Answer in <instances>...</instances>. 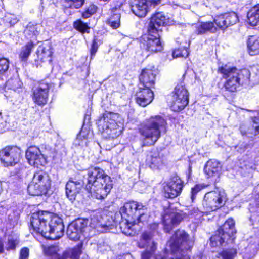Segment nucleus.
<instances>
[{"label": "nucleus", "mask_w": 259, "mask_h": 259, "mask_svg": "<svg viewBox=\"0 0 259 259\" xmlns=\"http://www.w3.org/2000/svg\"><path fill=\"white\" fill-rule=\"evenodd\" d=\"M82 181L69 180L66 184L65 193L67 198L73 202L82 188L97 199H105L113 187L112 181L105 171L98 167H91L85 170Z\"/></svg>", "instance_id": "obj_1"}, {"label": "nucleus", "mask_w": 259, "mask_h": 259, "mask_svg": "<svg viewBox=\"0 0 259 259\" xmlns=\"http://www.w3.org/2000/svg\"><path fill=\"white\" fill-rule=\"evenodd\" d=\"M167 123L161 116H152L143 122L139 127V133L143 140V146L154 145L166 132Z\"/></svg>", "instance_id": "obj_2"}, {"label": "nucleus", "mask_w": 259, "mask_h": 259, "mask_svg": "<svg viewBox=\"0 0 259 259\" xmlns=\"http://www.w3.org/2000/svg\"><path fill=\"white\" fill-rule=\"evenodd\" d=\"M222 77L226 79L224 84L226 91L234 92L240 87L248 84L250 81V72L247 69H238L229 64H223L218 70Z\"/></svg>", "instance_id": "obj_3"}, {"label": "nucleus", "mask_w": 259, "mask_h": 259, "mask_svg": "<svg viewBox=\"0 0 259 259\" xmlns=\"http://www.w3.org/2000/svg\"><path fill=\"white\" fill-rule=\"evenodd\" d=\"M188 237L185 231L177 230L168 242L171 251L170 256L162 259H190L189 255L182 252L184 249L188 250L193 245V242L189 240Z\"/></svg>", "instance_id": "obj_4"}, {"label": "nucleus", "mask_w": 259, "mask_h": 259, "mask_svg": "<svg viewBox=\"0 0 259 259\" xmlns=\"http://www.w3.org/2000/svg\"><path fill=\"white\" fill-rule=\"evenodd\" d=\"M147 208L141 203L130 201L124 204L121 207L120 213L121 218L125 221L128 228H131L137 223H142L147 218L146 214Z\"/></svg>", "instance_id": "obj_5"}, {"label": "nucleus", "mask_w": 259, "mask_h": 259, "mask_svg": "<svg viewBox=\"0 0 259 259\" xmlns=\"http://www.w3.org/2000/svg\"><path fill=\"white\" fill-rule=\"evenodd\" d=\"M51 180L49 175L42 171L35 172L27 191L32 196L45 195L51 187Z\"/></svg>", "instance_id": "obj_6"}, {"label": "nucleus", "mask_w": 259, "mask_h": 259, "mask_svg": "<svg viewBox=\"0 0 259 259\" xmlns=\"http://www.w3.org/2000/svg\"><path fill=\"white\" fill-rule=\"evenodd\" d=\"M113 115L110 113H105L98 122L99 131L106 139L116 138L122 133V127L112 118Z\"/></svg>", "instance_id": "obj_7"}, {"label": "nucleus", "mask_w": 259, "mask_h": 259, "mask_svg": "<svg viewBox=\"0 0 259 259\" xmlns=\"http://www.w3.org/2000/svg\"><path fill=\"white\" fill-rule=\"evenodd\" d=\"M236 233L235 221L228 219L218 230V233L210 238V245L212 247L223 246Z\"/></svg>", "instance_id": "obj_8"}, {"label": "nucleus", "mask_w": 259, "mask_h": 259, "mask_svg": "<svg viewBox=\"0 0 259 259\" xmlns=\"http://www.w3.org/2000/svg\"><path fill=\"white\" fill-rule=\"evenodd\" d=\"M227 201V195L223 189L206 193L203 198L202 206L206 212L213 211L222 207Z\"/></svg>", "instance_id": "obj_9"}, {"label": "nucleus", "mask_w": 259, "mask_h": 259, "mask_svg": "<svg viewBox=\"0 0 259 259\" xmlns=\"http://www.w3.org/2000/svg\"><path fill=\"white\" fill-rule=\"evenodd\" d=\"M51 217L52 213L46 211H39L33 213L31 217L30 231L32 230L33 232L41 234L47 239L48 228L47 224Z\"/></svg>", "instance_id": "obj_10"}, {"label": "nucleus", "mask_w": 259, "mask_h": 259, "mask_svg": "<svg viewBox=\"0 0 259 259\" xmlns=\"http://www.w3.org/2000/svg\"><path fill=\"white\" fill-rule=\"evenodd\" d=\"M159 37L158 32H152L148 29V34L143 35L140 38V48L143 50L151 53L161 51L162 46Z\"/></svg>", "instance_id": "obj_11"}, {"label": "nucleus", "mask_w": 259, "mask_h": 259, "mask_svg": "<svg viewBox=\"0 0 259 259\" xmlns=\"http://www.w3.org/2000/svg\"><path fill=\"white\" fill-rule=\"evenodd\" d=\"M21 150L17 146H8L0 150V160L5 167L13 166L18 163Z\"/></svg>", "instance_id": "obj_12"}, {"label": "nucleus", "mask_w": 259, "mask_h": 259, "mask_svg": "<svg viewBox=\"0 0 259 259\" xmlns=\"http://www.w3.org/2000/svg\"><path fill=\"white\" fill-rule=\"evenodd\" d=\"M157 71L153 66H147L142 70L139 75V87H146L145 92L149 94V97H152V89L154 88L155 84Z\"/></svg>", "instance_id": "obj_13"}, {"label": "nucleus", "mask_w": 259, "mask_h": 259, "mask_svg": "<svg viewBox=\"0 0 259 259\" xmlns=\"http://www.w3.org/2000/svg\"><path fill=\"white\" fill-rule=\"evenodd\" d=\"M51 86V85L46 80H41L34 86L32 89V99L35 103L42 106L47 103Z\"/></svg>", "instance_id": "obj_14"}, {"label": "nucleus", "mask_w": 259, "mask_h": 259, "mask_svg": "<svg viewBox=\"0 0 259 259\" xmlns=\"http://www.w3.org/2000/svg\"><path fill=\"white\" fill-rule=\"evenodd\" d=\"M47 239L56 240L59 239L63 235L64 226L62 220L57 216L52 214L51 218L49 220Z\"/></svg>", "instance_id": "obj_15"}, {"label": "nucleus", "mask_w": 259, "mask_h": 259, "mask_svg": "<svg viewBox=\"0 0 259 259\" xmlns=\"http://www.w3.org/2000/svg\"><path fill=\"white\" fill-rule=\"evenodd\" d=\"M89 220L83 218H78L71 223L68 226L67 234L70 239L79 240L80 237L85 232Z\"/></svg>", "instance_id": "obj_16"}, {"label": "nucleus", "mask_w": 259, "mask_h": 259, "mask_svg": "<svg viewBox=\"0 0 259 259\" xmlns=\"http://www.w3.org/2000/svg\"><path fill=\"white\" fill-rule=\"evenodd\" d=\"M183 188V183L181 179L177 175L172 176L164 186V196L174 198L181 194Z\"/></svg>", "instance_id": "obj_17"}, {"label": "nucleus", "mask_w": 259, "mask_h": 259, "mask_svg": "<svg viewBox=\"0 0 259 259\" xmlns=\"http://www.w3.org/2000/svg\"><path fill=\"white\" fill-rule=\"evenodd\" d=\"M186 213L167 211L163 217L164 229L167 233L169 232L173 227L177 226L185 218Z\"/></svg>", "instance_id": "obj_18"}, {"label": "nucleus", "mask_w": 259, "mask_h": 259, "mask_svg": "<svg viewBox=\"0 0 259 259\" xmlns=\"http://www.w3.org/2000/svg\"><path fill=\"white\" fill-rule=\"evenodd\" d=\"M43 154L40 152L39 148L31 146L29 147L26 151V158L30 165L38 167L46 164V160Z\"/></svg>", "instance_id": "obj_19"}, {"label": "nucleus", "mask_w": 259, "mask_h": 259, "mask_svg": "<svg viewBox=\"0 0 259 259\" xmlns=\"http://www.w3.org/2000/svg\"><path fill=\"white\" fill-rule=\"evenodd\" d=\"M238 20L237 14L234 12L221 14L214 18V22L217 26L222 30L236 24Z\"/></svg>", "instance_id": "obj_20"}, {"label": "nucleus", "mask_w": 259, "mask_h": 259, "mask_svg": "<svg viewBox=\"0 0 259 259\" xmlns=\"http://www.w3.org/2000/svg\"><path fill=\"white\" fill-rule=\"evenodd\" d=\"M251 120V123L249 124L242 123L240 125L239 130L242 136L253 138L259 134V118L254 117Z\"/></svg>", "instance_id": "obj_21"}, {"label": "nucleus", "mask_w": 259, "mask_h": 259, "mask_svg": "<svg viewBox=\"0 0 259 259\" xmlns=\"http://www.w3.org/2000/svg\"><path fill=\"white\" fill-rule=\"evenodd\" d=\"M131 6L133 13L139 17H145L151 7L148 0H132Z\"/></svg>", "instance_id": "obj_22"}, {"label": "nucleus", "mask_w": 259, "mask_h": 259, "mask_svg": "<svg viewBox=\"0 0 259 259\" xmlns=\"http://www.w3.org/2000/svg\"><path fill=\"white\" fill-rule=\"evenodd\" d=\"M194 26L195 28L194 32L197 35H202L207 33H215L217 31L218 27L214 21L213 22L199 21L195 24Z\"/></svg>", "instance_id": "obj_23"}, {"label": "nucleus", "mask_w": 259, "mask_h": 259, "mask_svg": "<svg viewBox=\"0 0 259 259\" xmlns=\"http://www.w3.org/2000/svg\"><path fill=\"white\" fill-rule=\"evenodd\" d=\"M153 230L147 231L143 233L141 236V242L143 243V247L145 246L150 247L151 251H154L156 249V243L153 239V237L157 234L156 229L158 228V224H154L151 225Z\"/></svg>", "instance_id": "obj_24"}, {"label": "nucleus", "mask_w": 259, "mask_h": 259, "mask_svg": "<svg viewBox=\"0 0 259 259\" xmlns=\"http://www.w3.org/2000/svg\"><path fill=\"white\" fill-rule=\"evenodd\" d=\"M166 24V18L164 14L161 12L155 14L151 18L148 30L150 32H159L160 27Z\"/></svg>", "instance_id": "obj_25"}, {"label": "nucleus", "mask_w": 259, "mask_h": 259, "mask_svg": "<svg viewBox=\"0 0 259 259\" xmlns=\"http://www.w3.org/2000/svg\"><path fill=\"white\" fill-rule=\"evenodd\" d=\"M37 60L35 62H48L50 64L52 62V49L49 44H43L37 48L36 52Z\"/></svg>", "instance_id": "obj_26"}, {"label": "nucleus", "mask_w": 259, "mask_h": 259, "mask_svg": "<svg viewBox=\"0 0 259 259\" xmlns=\"http://www.w3.org/2000/svg\"><path fill=\"white\" fill-rule=\"evenodd\" d=\"M146 89H148V88L139 86V90L136 94L137 103L143 107H145L150 103L154 98L153 91L152 90V97H149V94L146 93L145 92Z\"/></svg>", "instance_id": "obj_27"}, {"label": "nucleus", "mask_w": 259, "mask_h": 259, "mask_svg": "<svg viewBox=\"0 0 259 259\" xmlns=\"http://www.w3.org/2000/svg\"><path fill=\"white\" fill-rule=\"evenodd\" d=\"M221 170V163L215 159L208 160L204 168V171L208 177H218Z\"/></svg>", "instance_id": "obj_28"}, {"label": "nucleus", "mask_w": 259, "mask_h": 259, "mask_svg": "<svg viewBox=\"0 0 259 259\" xmlns=\"http://www.w3.org/2000/svg\"><path fill=\"white\" fill-rule=\"evenodd\" d=\"M89 220L88 224H87V229H89L91 228L93 229L96 230L99 233H105L109 231L111 228L105 224H102L99 221L97 217L93 215L90 219H87Z\"/></svg>", "instance_id": "obj_29"}, {"label": "nucleus", "mask_w": 259, "mask_h": 259, "mask_svg": "<svg viewBox=\"0 0 259 259\" xmlns=\"http://www.w3.org/2000/svg\"><path fill=\"white\" fill-rule=\"evenodd\" d=\"M42 29V26L39 24L29 23L26 26L24 34L28 39H32L39 34Z\"/></svg>", "instance_id": "obj_30"}, {"label": "nucleus", "mask_w": 259, "mask_h": 259, "mask_svg": "<svg viewBox=\"0 0 259 259\" xmlns=\"http://www.w3.org/2000/svg\"><path fill=\"white\" fill-rule=\"evenodd\" d=\"M146 162L151 169H156L161 165L162 160L157 153L150 152L147 156Z\"/></svg>", "instance_id": "obj_31"}, {"label": "nucleus", "mask_w": 259, "mask_h": 259, "mask_svg": "<svg viewBox=\"0 0 259 259\" xmlns=\"http://www.w3.org/2000/svg\"><path fill=\"white\" fill-rule=\"evenodd\" d=\"M247 20L250 25L256 26L259 23V3L247 13Z\"/></svg>", "instance_id": "obj_32"}, {"label": "nucleus", "mask_w": 259, "mask_h": 259, "mask_svg": "<svg viewBox=\"0 0 259 259\" xmlns=\"http://www.w3.org/2000/svg\"><path fill=\"white\" fill-rule=\"evenodd\" d=\"M249 53L251 56L259 54V37L249 36L247 41Z\"/></svg>", "instance_id": "obj_33"}, {"label": "nucleus", "mask_w": 259, "mask_h": 259, "mask_svg": "<svg viewBox=\"0 0 259 259\" xmlns=\"http://www.w3.org/2000/svg\"><path fill=\"white\" fill-rule=\"evenodd\" d=\"M116 9L111 13V16L108 20V24L113 29H116L120 25V18L121 10L116 8Z\"/></svg>", "instance_id": "obj_34"}, {"label": "nucleus", "mask_w": 259, "mask_h": 259, "mask_svg": "<svg viewBox=\"0 0 259 259\" xmlns=\"http://www.w3.org/2000/svg\"><path fill=\"white\" fill-rule=\"evenodd\" d=\"M189 100L179 99L172 97V101L171 108L175 112H179L183 110L188 105Z\"/></svg>", "instance_id": "obj_35"}, {"label": "nucleus", "mask_w": 259, "mask_h": 259, "mask_svg": "<svg viewBox=\"0 0 259 259\" xmlns=\"http://www.w3.org/2000/svg\"><path fill=\"white\" fill-rule=\"evenodd\" d=\"M89 133L83 130H81L79 134L77 135V137L74 141L73 144L75 146H87L88 140V136Z\"/></svg>", "instance_id": "obj_36"}, {"label": "nucleus", "mask_w": 259, "mask_h": 259, "mask_svg": "<svg viewBox=\"0 0 259 259\" xmlns=\"http://www.w3.org/2000/svg\"><path fill=\"white\" fill-rule=\"evenodd\" d=\"M34 47V45L33 42H29L22 47L19 55L20 59L22 61H27Z\"/></svg>", "instance_id": "obj_37"}, {"label": "nucleus", "mask_w": 259, "mask_h": 259, "mask_svg": "<svg viewBox=\"0 0 259 259\" xmlns=\"http://www.w3.org/2000/svg\"><path fill=\"white\" fill-rule=\"evenodd\" d=\"M188 97V91L182 83L178 84L175 87L173 97L189 100Z\"/></svg>", "instance_id": "obj_38"}, {"label": "nucleus", "mask_w": 259, "mask_h": 259, "mask_svg": "<svg viewBox=\"0 0 259 259\" xmlns=\"http://www.w3.org/2000/svg\"><path fill=\"white\" fill-rule=\"evenodd\" d=\"M82 253L79 246L66 250L63 253V256L66 258L78 259Z\"/></svg>", "instance_id": "obj_39"}, {"label": "nucleus", "mask_w": 259, "mask_h": 259, "mask_svg": "<svg viewBox=\"0 0 259 259\" xmlns=\"http://www.w3.org/2000/svg\"><path fill=\"white\" fill-rule=\"evenodd\" d=\"M22 82L17 78H10L5 83V90L16 91L22 85Z\"/></svg>", "instance_id": "obj_40"}, {"label": "nucleus", "mask_w": 259, "mask_h": 259, "mask_svg": "<svg viewBox=\"0 0 259 259\" xmlns=\"http://www.w3.org/2000/svg\"><path fill=\"white\" fill-rule=\"evenodd\" d=\"M73 26L74 28L82 33H89L90 27L87 23H84L81 20H77L75 21L73 23Z\"/></svg>", "instance_id": "obj_41"}, {"label": "nucleus", "mask_w": 259, "mask_h": 259, "mask_svg": "<svg viewBox=\"0 0 259 259\" xmlns=\"http://www.w3.org/2000/svg\"><path fill=\"white\" fill-rule=\"evenodd\" d=\"M84 0H63V4L65 7L78 9L81 7Z\"/></svg>", "instance_id": "obj_42"}, {"label": "nucleus", "mask_w": 259, "mask_h": 259, "mask_svg": "<svg viewBox=\"0 0 259 259\" xmlns=\"http://www.w3.org/2000/svg\"><path fill=\"white\" fill-rule=\"evenodd\" d=\"M18 21L17 17L12 14H6L4 18V22L7 27H11L16 24Z\"/></svg>", "instance_id": "obj_43"}, {"label": "nucleus", "mask_w": 259, "mask_h": 259, "mask_svg": "<svg viewBox=\"0 0 259 259\" xmlns=\"http://www.w3.org/2000/svg\"><path fill=\"white\" fill-rule=\"evenodd\" d=\"M39 148L40 152L44 154L43 156L46 160L48 157L54 156V153L55 152L54 149H52L50 146L47 145H41ZM47 161H46V163Z\"/></svg>", "instance_id": "obj_44"}, {"label": "nucleus", "mask_w": 259, "mask_h": 259, "mask_svg": "<svg viewBox=\"0 0 259 259\" xmlns=\"http://www.w3.org/2000/svg\"><path fill=\"white\" fill-rule=\"evenodd\" d=\"M256 199L257 203L255 210H254V209L250 210L251 215L250 217V221L252 223V225H253L254 223L259 222V194Z\"/></svg>", "instance_id": "obj_45"}, {"label": "nucleus", "mask_w": 259, "mask_h": 259, "mask_svg": "<svg viewBox=\"0 0 259 259\" xmlns=\"http://www.w3.org/2000/svg\"><path fill=\"white\" fill-rule=\"evenodd\" d=\"M9 61L5 58L0 59V75L5 74L9 68Z\"/></svg>", "instance_id": "obj_46"}, {"label": "nucleus", "mask_w": 259, "mask_h": 259, "mask_svg": "<svg viewBox=\"0 0 259 259\" xmlns=\"http://www.w3.org/2000/svg\"><path fill=\"white\" fill-rule=\"evenodd\" d=\"M253 240H250L249 242L250 244L246 248L247 250L252 249L253 253L256 252L259 248V234L255 236L254 237L251 238Z\"/></svg>", "instance_id": "obj_47"}, {"label": "nucleus", "mask_w": 259, "mask_h": 259, "mask_svg": "<svg viewBox=\"0 0 259 259\" xmlns=\"http://www.w3.org/2000/svg\"><path fill=\"white\" fill-rule=\"evenodd\" d=\"M206 187L204 184H197L191 189L190 198L192 202L195 201L198 193Z\"/></svg>", "instance_id": "obj_48"}, {"label": "nucleus", "mask_w": 259, "mask_h": 259, "mask_svg": "<svg viewBox=\"0 0 259 259\" xmlns=\"http://www.w3.org/2000/svg\"><path fill=\"white\" fill-rule=\"evenodd\" d=\"M19 242V241L17 238L13 236L9 237L6 246V249L7 250H14Z\"/></svg>", "instance_id": "obj_49"}, {"label": "nucleus", "mask_w": 259, "mask_h": 259, "mask_svg": "<svg viewBox=\"0 0 259 259\" xmlns=\"http://www.w3.org/2000/svg\"><path fill=\"white\" fill-rule=\"evenodd\" d=\"M237 254V251L234 248L223 250L221 255L223 259H233Z\"/></svg>", "instance_id": "obj_50"}, {"label": "nucleus", "mask_w": 259, "mask_h": 259, "mask_svg": "<svg viewBox=\"0 0 259 259\" xmlns=\"http://www.w3.org/2000/svg\"><path fill=\"white\" fill-rule=\"evenodd\" d=\"M97 6L94 4H90L82 14V16L84 18H88L94 14L97 10Z\"/></svg>", "instance_id": "obj_51"}, {"label": "nucleus", "mask_w": 259, "mask_h": 259, "mask_svg": "<svg viewBox=\"0 0 259 259\" xmlns=\"http://www.w3.org/2000/svg\"><path fill=\"white\" fill-rule=\"evenodd\" d=\"M189 53L187 49L184 48L183 50L178 49L175 50L172 53L174 58L184 57L186 58L188 56Z\"/></svg>", "instance_id": "obj_52"}, {"label": "nucleus", "mask_w": 259, "mask_h": 259, "mask_svg": "<svg viewBox=\"0 0 259 259\" xmlns=\"http://www.w3.org/2000/svg\"><path fill=\"white\" fill-rule=\"evenodd\" d=\"M202 213L203 212L200 211L198 208L193 207L189 209L188 215L190 218L195 217L199 218L203 215Z\"/></svg>", "instance_id": "obj_53"}, {"label": "nucleus", "mask_w": 259, "mask_h": 259, "mask_svg": "<svg viewBox=\"0 0 259 259\" xmlns=\"http://www.w3.org/2000/svg\"><path fill=\"white\" fill-rule=\"evenodd\" d=\"M98 49V45L95 38L93 40L90 49L91 59L95 55Z\"/></svg>", "instance_id": "obj_54"}, {"label": "nucleus", "mask_w": 259, "mask_h": 259, "mask_svg": "<svg viewBox=\"0 0 259 259\" xmlns=\"http://www.w3.org/2000/svg\"><path fill=\"white\" fill-rule=\"evenodd\" d=\"M29 254V249L27 247H23L20 251L19 259H28Z\"/></svg>", "instance_id": "obj_55"}, {"label": "nucleus", "mask_w": 259, "mask_h": 259, "mask_svg": "<svg viewBox=\"0 0 259 259\" xmlns=\"http://www.w3.org/2000/svg\"><path fill=\"white\" fill-rule=\"evenodd\" d=\"M246 144H245V145H240V146L239 145H237L236 146L235 148H237V151L241 153L242 152H244L245 151V150L246 149Z\"/></svg>", "instance_id": "obj_56"}, {"label": "nucleus", "mask_w": 259, "mask_h": 259, "mask_svg": "<svg viewBox=\"0 0 259 259\" xmlns=\"http://www.w3.org/2000/svg\"><path fill=\"white\" fill-rule=\"evenodd\" d=\"M149 2L150 6L155 7L160 3L161 0H148Z\"/></svg>", "instance_id": "obj_57"}, {"label": "nucleus", "mask_w": 259, "mask_h": 259, "mask_svg": "<svg viewBox=\"0 0 259 259\" xmlns=\"http://www.w3.org/2000/svg\"><path fill=\"white\" fill-rule=\"evenodd\" d=\"M151 256V253L149 252H143L142 254V259H149Z\"/></svg>", "instance_id": "obj_58"}, {"label": "nucleus", "mask_w": 259, "mask_h": 259, "mask_svg": "<svg viewBox=\"0 0 259 259\" xmlns=\"http://www.w3.org/2000/svg\"><path fill=\"white\" fill-rule=\"evenodd\" d=\"M117 4L111 9V13H113V11L115 10V9H116V8L119 9V10H121L120 8L122 5V3L121 2H117Z\"/></svg>", "instance_id": "obj_59"}, {"label": "nucleus", "mask_w": 259, "mask_h": 259, "mask_svg": "<svg viewBox=\"0 0 259 259\" xmlns=\"http://www.w3.org/2000/svg\"><path fill=\"white\" fill-rule=\"evenodd\" d=\"M254 256V253L249 255L247 253L243 255V259H251Z\"/></svg>", "instance_id": "obj_60"}, {"label": "nucleus", "mask_w": 259, "mask_h": 259, "mask_svg": "<svg viewBox=\"0 0 259 259\" xmlns=\"http://www.w3.org/2000/svg\"><path fill=\"white\" fill-rule=\"evenodd\" d=\"M2 121H3V119H2V113L0 111V127H1L4 126V125Z\"/></svg>", "instance_id": "obj_61"}, {"label": "nucleus", "mask_w": 259, "mask_h": 259, "mask_svg": "<svg viewBox=\"0 0 259 259\" xmlns=\"http://www.w3.org/2000/svg\"><path fill=\"white\" fill-rule=\"evenodd\" d=\"M3 251V244L0 240V253H2Z\"/></svg>", "instance_id": "obj_62"}, {"label": "nucleus", "mask_w": 259, "mask_h": 259, "mask_svg": "<svg viewBox=\"0 0 259 259\" xmlns=\"http://www.w3.org/2000/svg\"><path fill=\"white\" fill-rule=\"evenodd\" d=\"M194 259H206V257L203 256H197L195 257Z\"/></svg>", "instance_id": "obj_63"}, {"label": "nucleus", "mask_w": 259, "mask_h": 259, "mask_svg": "<svg viewBox=\"0 0 259 259\" xmlns=\"http://www.w3.org/2000/svg\"><path fill=\"white\" fill-rule=\"evenodd\" d=\"M191 171H192L191 166H189V175H190Z\"/></svg>", "instance_id": "obj_64"}]
</instances>
